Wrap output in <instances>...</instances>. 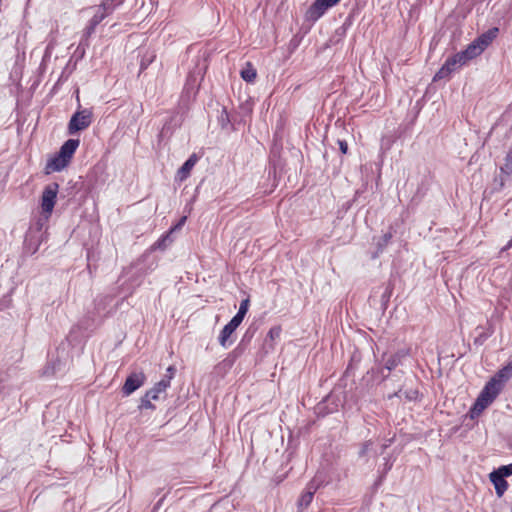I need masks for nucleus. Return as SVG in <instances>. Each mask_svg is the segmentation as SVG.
Segmentation results:
<instances>
[{
    "label": "nucleus",
    "mask_w": 512,
    "mask_h": 512,
    "mask_svg": "<svg viewBox=\"0 0 512 512\" xmlns=\"http://www.w3.org/2000/svg\"><path fill=\"white\" fill-rule=\"evenodd\" d=\"M403 357H404V354L401 352H397V353L391 355L385 362V368L388 371L395 369L401 363V360Z\"/></svg>",
    "instance_id": "18"
},
{
    "label": "nucleus",
    "mask_w": 512,
    "mask_h": 512,
    "mask_svg": "<svg viewBox=\"0 0 512 512\" xmlns=\"http://www.w3.org/2000/svg\"><path fill=\"white\" fill-rule=\"evenodd\" d=\"M244 317L245 314L237 312V314L229 322L236 328H238L239 325L242 323Z\"/></svg>",
    "instance_id": "23"
},
{
    "label": "nucleus",
    "mask_w": 512,
    "mask_h": 512,
    "mask_svg": "<svg viewBox=\"0 0 512 512\" xmlns=\"http://www.w3.org/2000/svg\"><path fill=\"white\" fill-rule=\"evenodd\" d=\"M146 381V376L144 372H133L131 373L125 380V383L122 387V392L124 395L129 396L138 388H140Z\"/></svg>",
    "instance_id": "8"
},
{
    "label": "nucleus",
    "mask_w": 512,
    "mask_h": 512,
    "mask_svg": "<svg viewBox=\"0 0 512 512\" xmlns=\"http://www.w3.org/2000/svg\"><path fill=\"white\" fill-rule=\"evenodd\" d=\"M59 192V184L56 182L45 186L41 195V209L44 213L50 215L56 204L57 194Z\"/></svg>",
    "instance_id": "6"
},
{
    "label": "nucleus",
    "mask_w": 512,
    "mask_h": 512,
    "mask_svg": "<svg viewBox=\"0 0 512 512\" xmlns=\"http://www.w3.org/2000/svg\"><path fill=\"white\" fill-rule=\"evenodd\" d=\"M318 486L315 482L311 481L306 485L305 490L298 499V508L300 511L306 509L312 502L314 494L316 493Z\"/></svg>",
    "instance_id": "9"
},
{
    "label": "nucleus",
    "mask_w": 512,
    "mask_h": 512,
    "mask_svg": "<svg viewBox=\"0 0 512 512\" xmlns=\"http://www.w3.org/2000/svg\"><path fill=\"white\" fill-rule=\"evenodd\" d=\"M236 329L237 328L234 325H232L230 322H228L223 327V329L221 330L219 337H218L219 344L223 348L229 347L234 342V339H232L231 337H232L233 333L236 331Z\"/></svg>",
    "instance_id": "11"
},
{
    "label": "nucleus",
    "mask_w": 512,
    "mask_h": 512,
    "mask_svg": "<svg viewBox=\"0 0 512 512\" xmlns=\"http://www.w3.org/2000/svg\"><path fill=\"white\" fill-rule=\"evenodd\" d=\"M504 185H505V181H504V179L501 178L500 182H499V189H502L504 187Z\"/></svg>",
    "instance_id": "31"
},
{
    "label": "nucleus",
    "mask_w": 512,
    "mask_h": 512,
    "mask_svg": "<svg viewBox=\"0 0 512 512\" xmlns=\"http://www.w3.org/2000/svg\"><path fill=\"white\" fill-rule=\"evenodd\" d=\"M198 160H199L198 156L195 153H193L185 161V163L178 169L177 174H176L177 180L180 182L185 181L190 176V173H191L192 169L194 168V166L196 165V163L198 162Z\"/></svg>",
    "instance_id": "10"
},
{
    "label": "nucleus",
    "mask_w": 512,
    "mask_h": 512,
    "mask_svg": "<svg viewBox=\"0 0 512 512\" xmlns=\"http://www.w3.org/2000/svg\"><path fill=\"white\" fill-rule=\"evenodd\" d=\"M92 118L93 113L90 109L76 111L68 123V133L73 135L78 131L87 129L92 123Z\"/></svg>",
    "instance_id": "4"
},
{
    "label": "nucleus",
    "mask_w": 512,
    "mask_h": 512,
    "mask_svg": "<svg viewBox=\"0 0 512 512\" xmlns=\"http://www.w3.org/2000/svg\"><path fill=\"white\" fill-rule=\"evenodd\" d=\"M339 149L343 154H347L348 152V144L345 140H338Z\"/></svg>",
    "instance_id": "25"
},
{
    "label": "nucleus",
    "mask_w": 512,
    "mask_h": 512,
    "mask_svg": "<svg viewBox=\"0 0 512 512\" xmlns=\"http://www.w3.org/2000/svg\"><path fill=\"white\" fill-rule=\"evenodd\" d=\"M498 28H492L474 40L484 51L497 36Z\"/></svg>",
    "instance_id": "15"
},
{
    "label": "nucleus",
    "mask_w": 512,
    "mask_h": 512,
    "mask_svg": "<svg viewBox=\"0 0 512 512\" xmlns=\"http://www.w3.org/2000/svg\"><path fill=\"white\" fill-rule=\"evenodd\" d=\"M392 238V234L391 233H386L384 236H383V243L380 244V248L383 249L384 246H386L389 241L391 240Z\"/></svg>",
    "instance_id": "26"
},
{
    "label": "nucleus",
    "mask_w": 512,
    "mask_h": 512,
    "mask_svg": "<svg viewBox=\"0 0 512 512\" xmlns=\"http://www.w3.org/2000/svg\"><path fill=\"white\" fill-rule=\"evenodd\" d=\"M169 386H170V378L162 379L158 383H156L146 393H148V396L151 397L153 400H158L159 394L162 392H165Z\"/></svg>",
    "instance_id": "16"
},
{
    "label": "nucleus",
    "mask_w": 512,
    "mask_h": 512,
    "mask_svg": "<svg viewBox=\"0 0 512 512\" xmlns=\"http://www.w3.org/2000/svg\"><path fill=\"white\" fill-rule=\"evenodd\" d=\"M341 0H315L310 7L307 9L305 17L309 21H317L320 19L325 12L336 6Z\"/></svg>",
    "instance_id": "5"
},
{
    "label": "nucleus",
    "mask_w": 512,
    "mask_h": 512,
    "mask_svg": "<svg viewBox=\"0 0 512 512\" xmlns=\"http://www.w3.org/2000/svg\"><path fill=\"white\" fill-rule=\"evenodd\" d=\"M489 479L494 485L496 495L502 497L508 489V482L501 475L493 471L489 474Z\"/></svg>",
    "instance_id": "12"
},
{
    "label": "nucleus",
    "mask_w": 512,
    "mask_h": 512,
    "mask_svg": "<svg viewBox=\"0 0 512 512\" xmlns=\"http://www.w3.org/2000/svg\"><path fill=\"white\" fill-rule=\"evenodd\" d=\"M113 11L112 0L103 1L89 21L88 25L83 31V35L89 38L95 31L98 24H100L111 12Z\"/></svg>",
    "instance_id": "3"
},
{
    "label": "nucleus",
    "mask_w": 512,
    "mask_h": 512,
    "mask_svg": "<svg viewBox=\"0 0 512 512\" xmlns=\"http://www.w3.org/2000/svg\"><path fill=\"white\" fill-rule=\"evenodd\" d=\"M186 219H187V217H186V216H183V217L180 219L179 223L170 229L169 233H172V232H174L176 229L180 228V227L185 223Z\"/></svg>",
    "instance_id": "27"
},
{
    "label": "nucleus",
    "mask_w": 512,
    "mask_h": 512,
    "mask_svg": "<svg viewBox=\"0 0 512 512\" xmlns=\"http://www.w3.org/2000/svg\"><path fill=\"white\" fill-rule=\"evenodd\" d=\"M512 376V361L500 369L490 380L504 387V383Z\"/></svg>",
    "instance_id": "14"
},
{
    "label": "nucleus",
    "mask_w": 512,
    "mask_h": 512,
    "mask_svg": "<svg viewBox=\"0 0 512 512\" xmlns=\"http://www.w3.org/2000/svg\"><path fill=\"white\" fill-rule=\"evenodd\" d=\"M502 389L499 384L489 380L471 408V413L480 415L496 399Z\"/></svg>",
    "instance_id": "2"
},
{
    "label": "nucleus",
    "mask_w": 512,
    "mask_h": 512,
    "mask_svg": "<svg viewBox=\"0 0 512 512\" xmlns=\"http://www.w3.org/2000/svg\"><path fill=\"white\" fill-rule=\"evenodd\" d=\"M249 305H250L249 298H246V299L242 300L241 303H240V307H239L238 312L239 313H243V314L246 315L247 312H248V309H249Z\"/></svg>",
    "instance_id": "24"
},
{
    "label": "nucleus",
    "mask_w": 512,
    "mask_h": 512,
    "mask_svg": "<svg viewBox=\"0 0 512 512\" xmlns=\"http://www.w3.org/2000/svg\"><path fill=\"white\" fill-rule=\"evenodd\" d=\"M240 75L244 81L253 83L257 77V71L251 62H246L245 66L240 72Z\"/></svg>",
    "instance_id": "17"
},
{
    "label": "nucleus",
    "mask_w": 512,
    "mask_h": 512,
    "mask_svg": "<svg viewBox=\"0 0 512 512\" xmlns=\"http://www.w3.org/2000/svg\"><path fill=\"white\" fill-rule=\"evenodd\" d=\"M79 145V139H68L65 141L60 147L59 152L50 157L46 162L44 173L49 175L65 169L70 164Z\"/></svg>",
    "instance_id": "1"
},
{
    "label": "nucleus",
    "mask_w": 512,
    "mask_h": 512,
    "mask_svg": "<svg viewBox=\"0 0 512 512\" xmlns=\"http://www.w3.org/2000/svg\"><path fill=\"white\" fill-rule=\"evenodd\" d=\"M281 332H282L281 326H279V325L274 326V327L270 328V330L268 331L267 338L270 341L274 342L275 340L280 338Z\"/></svg>",
    "instance_id": "20"
},
{
    "label": "nucleus",
    "mask_w": 512,
    "mask_h": 512,
    "mask_svg": "<svg viewBox=\"0 0 512 512\" xmlns=\"http://www.w3.org/2000/svg\"><path fill=\"white\" fill-rule=\"evenodd\" d=\"M462 65H464V63H462L461 56L458 55V53L448 57L442 67L434 75L433 81L436 82L445 78H449L451 73L456 71Z\"/></svg>",
    "instance_id": "7"
},
{
    "label": "nucleus",
    "mask_w": 512,
    "mask_h": 512,
    "mask_svg": "<svg viewBox=\"0 0 512 512\" xmlns=\"http://www.w3.org/2000/svg\"><path fill=\"white\" fill-rule=\"evenodd\" d=\"M170 234H171V233H169V232H168L166 235H163V236H162V237L157 241V243H156V244L158 245V247H164V246H165V241H166V239L169 237V235H170Z\"/></svg>",
    "instance_id": "28"
},
{
    "label": "nucleus",
    "mask_w": 512,
    "mask_h": 512,
    "mask_svg": "<svg viewBox=\"0 0 512 512\" xmlns=\"http://www.w3.org/2000/svg\"><path fill=\"white\" fill-rule=\"evenodd\" d=\"M167 371L170 373V376L168 378H170V380H171L172 377H173V373L175 371V368L173 366H169Z\"/></svg>",
    "instance_id": "30"
},
{
    "label": "nucleus",
    "mask_w": 512,
    "mask_h": 512,
    "mask_svg": "<svg viewBox=\"0 0 512 512\" xmlns=\"http://www.w3.org/2000/svg\"><path fill=\"white\" fill-rule=\"evenodd\" d=\"M152 400L153 399L148 396V393H145V395L141 398L140 408L155 409V406L151 402Z\"/></svg>",
    "instance_id": "22"
},
{
    "label": "nucleus",
    "mask_w": 512,
    "mask_h": 512,
    "mask_svg": "<svg viewBox=\"0 0 512 512\" xmlns=\"http://www.w3.org/2000/svg\"><path fill=\"white\" fill-rule=\"evenodd\" d=\"M500 170L502 173L506 175L512 174V148L508 151L505 157V162L503 166L500 168Z\"/></svg>",
    "instance_id": "19"
},
{
    "label": "nucleus",
    "mask_w": 512,
    "mask_h": 512,
    "mask_svg": "<svg viewBox=\"0 0 512 512\" xmlns=\"http://www.w3.org/2000/svg\"><path fill=\"white\" fill-rule=\"evenodd\" d=\"M512 248V238L508 241V243L502 248V251H507Z\"/></svg>",
    "instance_id": "29"
},
{
    "label": "nucleus",
    "mask_w": 512,
    "mask_h": 512,
    "mask_svg": "<svg viewBox=\"0 0 512 512\" xmlns=\"http://www.w3.org/2000/svg\"><path fill=\"white\" fill-rule=\"evenodd\" d=\"M482 52L483 50L481 47L475 41H473L465 50L458 52V55L461 56L462 63L466 64L469 60L479 56Z\"/></svg>",
    "instance_id": "13"
},
{
    "label": "nucleus",
    "mask_w": 512,
    "mask_h": 512,
    "mask_svg": "<svg viewBox=\"0 0 512 512\" xmlns=\"http://www.w3.org/2000/svg\"><path fill=\"white\" fill-rule=\"evenodd\" d=\"M493 472H496L498 475H501V477H509L512 475V463L508 465L500 466L498 469L494 470Z\"/></svg>",
    "instance_id": "21"
}]
</instances>
